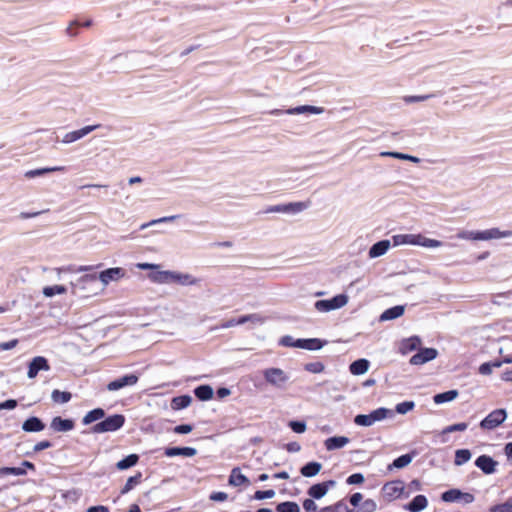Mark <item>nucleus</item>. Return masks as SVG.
<instances>
[{
    "label": "nucleus",
    "mask_w": 512,
    "mask_h": 512,
    "mask_svg": "<svg viewBox=\"0 0 512 512\" xmlns=\"http://www.w3.org/2000/svg\"><path fill=\"white\" fill-rule=\"evenodd\" d=\"M126 274L125 270L121 267L108 268L101 271L99 274L90 273L81 276L76 282H72V293L77 294L79 290H85L87 284H94L98 280L103 283L104 286L108 285L112 281H117L124 277Z\"/></svg>",
    "instance_id": "obj_1"
},
{
    "label": "nucleus",
    "mask_w": 512,
    "mask_h": 512,
    "mask_svg": "<svg viewBox=\"0 0 512 512\" xmlns=\"http://www.w3.org/2000/svg\"><path fill=\"white\" fill-rule=\"evenodd\" d=\"M126 418L123 414H113L104 417L102 421L95 423L90 427L87 433L102 434L108 432H115L121 429L125 424Z\"/></svg>",
    "instance_id": "obj_2"
},
{
    "label": "nucleus",
    "mask_w": 512,
    "mask_h": 512,
    "mask_svg": "<svg viewBox=\"0 0 512 512\" xmlns=\"http://www.w3.org/2000/svg\"><path fill=\"white\" fill-rule=\"evenodd\" d=\"M265 381L277 389H284L289 381L288 374L280 368H266L262 371Z\"/></svg>",
    "instance_id": "obj_3"
},
{
    "label": "nucleus",
    "mask_w": 512,
    "mask_h": 512,
    "mask_svg": "<svg viewBox=\"0 0 512 512\" xmlns=\"http://www.w3.org/2000/svg\"><path fill=\"white\" fill-rule=\"evenodd\" d=\"M348 302V296L346 294H338L330 299L317 300L314 307L319 312H329L345 306Z\"/></svg>",
    "instance_id": "obj_4"
},
{
    "label": "nucleus",
    "mask_w": 512,
    "mask_h": 512,
    "mask_svg": "<svg viewBox=\"0 0 512 512\" xmlns=\"http://www.w3.org/2000/svg\"><path fill=\"white\" fill-rule=\"evenodd\" d=\"M347 503L355 509H359V512H375L377 510V504L373 499L363 500V494L355 492L344 498Z\"/></svg>",
    "instance_id": "obj_5"
},
{
    "label": "nucleus",
    "mask_w": 512,
    "mask_h": 512,
    "mask_svg": "<svg viewBox=\"0 0 512 512\" xmlns=\"http://www.w3.org/2000/svg\"><path fill=\"white\" fill-rule=\"evenodd\" d=\"M507 418V411L504 408L495 409L490 412L484 419L480 421V428L483 430H493L500 425Z\"/></svg>",
    "instance_id": "obj_6"
},
{
    "label": "nucleus",
    "mask_w": 512,
    "mask_h": 512,
    "mask_svg": "<svg viewBox=\"0 0 512 512\" xmlns=\"http://www.w3.org/2000/svg\"><path fill=\"white\" fill-rule=\"evenodd\" d=\"M309 207V202H290L285 204L272 205L264 210V213H285L298 214Z\"/></svg>",
    "instance_id": "obj_7"
},
{
    "label": "nucleus",
    "mask_w": 512,
    "mask_h": 512,
    "mask_svg": "<svg viewBox=\"0 0 512 512\" xmlns=\"http://www.w3.org/2000/svg\"><path fill=\"white\" fill-rule=\"evenodd\" d=\"M438 350L432 347L419 348L409 360L411 365H422L436 359Z\"/></svg>",
    "instance_id": "obj_8"
},
{
    "label": "nucleus",
    "mask_w": 512,
    "mask_h": 512,
    "mask_svg": "<svg viewBox=\"0 0 512 512\" xmlns=\"http://www.w3.org/2000/svg\"><path fill=\"white\" fill-rule=\"evenodd\" d=\"M335 486H336V481L332 480V479L323 481V482H319V483H315L308 488L307 494L309 495V497H311L315 500H320L327 494L329 489H331Z\"/></svg>",
    "instance_id": "obj_9"
},
{
    "label": "nucleus",
    "mask_w": 512,
    "mask_h": 512,
    "mask_svg": "<svg viewBox=\"0 0 512 512\" xmlns=\"http://www.w3.org/2000/svg\"><path fill=\"white\" fill-rule=\"evenodd\" d=\"M50 364L44 356H36L28 363L27 377L34 379L40 371H49Z\"/></svg>",
    "instance_id": "obj_10"
},
{
    "label": "nucleus",
    "mask_w": 512,
    "mask_h": 512,
    "mask_svg": "<svg viewBox=\"0 0 512 512\" xmlns=\"http://www.w3.org/2000/svg\"><path fill=\"white\" fill-rule=\"evenodd\" d=\"M475 466L479 468L484 474L490 475L496 472L498 462L491 456L482 454L478 456L474 462Z\"/></svg>",
    "instance_id": "obj_11"
},
{
    "label": "nucleus",
    "mask_w": 512,
    "mask_h": 512,
    "mask_svg": "<svg viewBox=\"0 0 512 512\" xmlns=\"http://www.w3.org/2000/svg\"><path fill=\"white\" fill-rule=\"evenodd\" d=\"M49 427L55 433H65L75 428V421L72 418H62L61 416H55L52 418Z\"/></svg>",
    "instance_id": "obj_12"
},
{
    "label": "nucleus",
    "mask_w": 512,
    "mask_h": 512,
    "mask_svg": "<svg viewBox=\"0 0 512 512\" xmlns=\"http://www.w3.org/2000/svg\"><path fill=\"white\" fill-rule=\"evenodd\" d=\"M138 376L135 374H126L110 381L107 385L109 391H117L127 386H133L138 382Z\"/></svg>",
    "instance_id": "obj_13"
},
{
    "label": "nucleus",
    "mask_w": 512,
    "mask_h": 512,
    "mask_svg": "<svg viewBox=\"0 0 512 512\" xmlns=\"http://www.w3.org/2000/svg\"><path fill=\"white\" fill-rule=\"evenodd\" d=\"M404 482L401 480H393L383 485L382 491L384 495L390 499H395L401 496L404 491Z\"/></svg>",
    "instance_id": "obj_14"
},
{
    "label": "nucleus",
    "mask_w": 512,
    "mask_h": 512,
    "mask_svg": "<svg viewBox=\"0 0 512 512\" xmlns=\"http://www.w3.org/2000/svg\"><path fill=\"white\" fill-rule=\"evenodd\" d=\"M45 427V423L37 416H30L22 423V430L27 433L41 432Z\"/></svg>",
    "instance_id": "obj_15"
},
{
    "label": "nucleus",
    "mask_w": 512,
    "mask_h": 512,
    "mask_svg": "<svg viewBox=\"0 0 512 512\" xmlns=\"http://www.w3.org/2000/svg\"><path fill=\"white\" fill-rule=\"evenodd\" d=\"M197 454V450L193 447H177L171 446L164 449V455L167 457L184 456L193 457Z\"/></svg>",
    "instance_id": "obj_16"
},
{
    "label": "nucleus",
    "mask_w": 512,
    "mask_h": 512,
    "mask_svg": "<svg viewBox=\"0 0 512 512\" xmlns=\"http://www.w3.org/2000/svg\"><path fill=\"white\" fill-rule=\"evenodd\" d=\"M298 344L300 349L317 351L323 348L327 341L320 338H299Z\"/></svg>",
    "instance_id": "obj_17"
},
{
    "label": "nucleus",
    "mask_w": 512,
    "mask_h": 512,
    "mask_svg": "<svg viewBox=\"0 0 512 512\" xmlns=\"http://www.w3.org/2000/svg\"><path fill=\"white\" fill-rule=\"evenodd\" d=\"M421 345V339L419 336H411L405 339H402L399 345V352L402 355H406L414 350H417Z\"/></svg>",
    "instance_id": "obj_18"
},
{
    "label": "nucleus",
    "mask_w": 512,
    "mask_h": 512,
    "mask_svg": "<svg viewBox=\"0 0 512 512\" xmlns=\"http://www.w3.org/2000/svg\"><path fill=\"white\" fill-rule=\"evenodd\" d=\"M416 454H417V452L415 450H413L409 453L403 454V455L395 458L393 460V462L388 465V467H387L388 471H392L394 469H402V468L408 466L412 462V460L416 456Z\"/></svg>",
    "instance_id": "obj_19"
},
{
    "label": "nucleus",
    "mask_w": 512,
    "mask_h": 512,
    "mask_svg": "<svg viewBox=\"0 0 512 512\" xmlns=\"http://www.w3.org/2000/svg\"><path fill=\"white\" fill-rule=\"evenodd\" d=\"M319 512H359V509L353 508L347 503V500L341 499L332 505L321 508Z\"/></svg>",
    "instance_id": "obj_20"
},
{
    "label": "nucleus",
    "mask_w": 512,
    "mask_h": 512,
    "mask_svg": "<svg viewBox=\"0 0 512 512\" xmlns=\"http://www.w3.org/2000/svg\"><path fill=\"white\" fill-rule=\"evenodd\" d=\"M458 238L465 240L484 241L490 240L491 235L489 229L483 231H462L458 233Z\"/></svg>",
    "instance_id": "obj_21"
},
{
    "label": "nucleus",
    "mask_w": 512,
    "mask_h": 512,
    "mask_svg": "<svg viewBox=\"0 0 512 512\" xmlns=\"http://www.w3.org/2000/svg\"><path fill=\"white\" fill-rule=\"evenodd\" d=\"M350 442L346 436H332L324 441V446L327 451H334L343 448Z\"/></svg>",
    "instance_id": "obj_22"
},
{
    "label": "nucleus",
    "mask_w": 512,
    "mask_h": 512,
    "mask_svg": "<svg viewBox=\"0 0 512 512\" xmlns=\"http://www.w3.org/2000/svg\"><path fill=\"white\" fill-rule=\"evenodd\" d=\"M428 505V500L425 495H416L409 503L405 505V509L409 512H421Z\"/></svg>",
    "instance_id": "obj_23"
},
{
    "label": "nucleus",
    "mask_w": 512,
    "mask_h": 512,
    "mask_svg": "<svg viewBox=\"0 0 512 512\" xmlns=\"http://www.w3.org/2000/svg\"><path fill=\"white\" fill-rule=\"evenodd\" d=\"M390 246H391V243L389 240H387V239L380 240V241L374 243L370 247L368 255L370 258H378V257L384 255L388 251Z\"/></svg>",
    "instance_id": "obj_24"
},
{
    "label": "nucleus",
    "mask_w": 512,
    "mask_h": 512,
    "mask_svg": "<svg viewBox=\"0 0 512 512\" xmlns=\"http://www.w3.org/2000/svg\"><path fill=\"white\" fill-rule=\"evenodd\" d=\"M228 483L231 486L238 487L242 485H249L250 481L244 474L241 473L239 467H234L229 475Z\"/></svg>",
    "instance_id": "obj_25"
},
{
    "label": "nucleus",
    "mask_w": 512,
    "mask_h": 512,
    "mask_svg": "<svg viewBox=\"0 0 512 512\" xmlns=\"http://www.w3.org/2000/svg\"><path fill=\"white\" fill-rule=\"evenodd\" d=\"M420 234H397L392 236L393 246L418 245Z\"/></svg>",
    "instance_id": "obj_26"
},
{
    "label": "nucleus",
    "mask_w": 512,
    "mask_h": 512,
    "mask_svg": "<svg viewBox=\"0 0 512 512\" xmlns=\"http://www.w3.org/2000/svg\"><path fill=\"white\" fill-rule=\"evenodd\" d=\"M405 312L404 305H395L383 311L380 315V321H390L401 317Z\"/></svg>",
    "instance_id": "obj_27"
},
{
    "label": "nucleus",
    "mask_w": 512,
    "mask_h": 512,
    "mask_svg": "<svg viewBox=\"0 0 512 512\" xmlns=\"http://www.w3.org/2000/svg\"><path fill=\"white\" fill-rule=\"evenodd\" d=\"M105 410L103 408H94L88 411L82 418L83 425H90L95 422H100L105 417Z\"/></svg>",
    "instance_id": "obj_28"
},
{
    "label": "nucleus",
    "mask_w": 512,
    "mask_h": 512,
    "mask_svg": "<svg viewBox=\"0 0 512 512\" xmlns=\"http://www.w3.org/2000/svg\"><path fill=\"white\" fill-rule=\"evenodd\" d=\"M369 367H370L369 360H367L365 358H359V359L353 361L349 365V371L352 375L359 376V375L366 373L368 371Z\"/></svg>",
    "instance_id": "obj_29"
},
{
    "label": "nucleus",
    "mask_w": 512,
    "mask_h": 512,
    "mask_svg": "<svg viewBox=\"0 0 512 512\" xmlns=\"http://www.w3.org/2000/svg\"><path fill=\"white\" fill-rule=\"evenodd\" d=\"M323 111H324V108H322V107H317V106H313V105H301V106L289 108L285 111V113H287L289 115L305 114V113L321 114V113H323Z\"/></svg>",
    "instance_id": "obj_30"
},
{
    "label": "nucleus",
    "mask_w": 512,
    "mask_h": 512,
    "mask_svg": "<svg viewBox=\"0 0 512 512\" xmlns=\"http://www.w3.org/2000/svg\"><path fill=\"white\" fill-rule=\"evenodd\" d=\"M322 469V464L317 461H310L305 463L300 468V474L304 477L311 478L316 476Z\"/></svg>",
    "instance_id": "obj_31"
},
{
    "label": "nucleus",
    "mask_w": 512,
    "mask_h": 512,
    "mask_svg": "<svg viewBox=\"0 0 512 512\" xmlns=\"http://www.w3.org/2000/svg\"><path fill=\"white\" fill-rule=\"evenodd\" d=\"M195 397L200 401H209L212 399L214 391L213 388L208 384H202L194 389Z\"/></svg>",
    "instance_id": "obj_32"
},
{
    "label": "nucleus",
    "mask_w": 512,
    "mask_h": 512,
    "mask_svg": "<svg viewBox=\"0 0 512 512\" xmlns=\"http://www.w3.org/2000/svg\"><path fill=\"white\" fill-rule=\"evenodd\" d=\"M139 459L140 457L138 454H129L116 463V468L120 471L127 470L137 465Z\"/></svg>",
    "instance_id": "obj_33"
},
{
    "label": "nucleus",
    "mask_w": 512,
    "mask_h": 512,
    "mask_svg": "<svg viewBox=\"0 0 512 512\" xmlns=\"http://www.w3.org/2000/svg\"><path fill=\"white\" fill-rule=\"evenodd\" d=\"M459 393L457 390L452 389L445 392L437 393L433 396V401L435 404H443L447 402H451L458 397Z\"/></svg>",
    "instance_id": "obj_34"
},
{
    "label": "nucleus",
    "mask_w": 512,
    "mask_h": 512,
    "mask_svg": "<svg viewBox=\"0 0 512 512\" xmlns=\"http://www.w3.org/2000/svg\"><path fill=\"white\" fill-rule=\"evenodd\" d=\"M192 402V397L184 394L172 398L171 408L173 410H181L187 408Z\"/></svg>",
    "instance_id": "obj_35"
},
{
    "label": "nucleus",
    "mask_w": 512,
    "mask_h": 512,
    "mask_svg": "<svg viewBox=\"0 0 512 512\" xmlns=\"http://www.w3.org/2000/svg\"><path fill=\"white\" fill-rule=\"evenodd\" d=\"M142 481V473L137 472L135 475L130 476L125 485L120 490V495H125L129 493L134 487H136L138 484H140Z\"/></svg>",
    "instance_id": "obj_36"
},
{
    "label": "nucleus",
    "mask_w": 512,
    "mask_h": 512,
    "mask_svg": "<svg viewBox=\"0 0 512 512\" xmlns=\"http://www.w3.org/2000/svg\"><path fill=\"white\" fill-rule=\"evenodd\" d=\"M472 457V453L469 449L462 448L455 451L454 464L461 466L467 463Z\"/></svg>",
    "instance_id": "obj_37"
},
{
    "label": "nucleus",
    "mask_w": 512,
    "mask_h": 512,
    "mask_svg": "<svg viewBox=\"0 0 512 512\" xmlns=\"http://www.w3.org/2000/svg\"><path fill=\"white\" fill-rule=\"evenodd\" d=\"M380 155L383 157H392V158H396V159L407 160V161H410L413 163L420 162V159L418 157L409 155V154H405V153H401V152L385 151V152H382Z\"/></svg>",
    "instance_id": "obj_38"
},
{
    "label": "nucleus",
    "mask_w": 512,
    "mask_h": 512,
    "mask_svg": "<svg viewBox=\"0 0 512 512\" xmlns=\"http://www.w3.org/2000/svg\"><path fill=\"white\" fill-rule=\"evenodd\" d=\"M60 170H63V167L38 168V169H33V170H29V171L25 172V177L28 179H32L35 177L43 176L50 172L60 171Z\"/></svg>",
    "instance_id": "obj_39"
},
{
    "label": "nucleus",
    "mask_w": 512,
    "mask_h": 512,
    "mask_svg": "<svg viewBox=\"0 0 512 512\" xmlns=\"http://www.w3.org/2000/svg\"><path fill=\"white\" fill-rule=\"evenodd\" d=\"M460 495H462V491L460 489L452 488L441 494V500L446 503L457 502L460 500Z\"/></svg>",
    "instance_id": "obj_40"
},
{
    "label": "nucleus",
    "mask_w": 512,
    "mask_h": 512,
    "mask_svg": "<svg viewBox=\"0 0 512 512\" xmlns=\"http://www.w3.org/2000/svg\"><path fill=\"white\" fill-rule=\"evenodd\" d=\"M51 398L55 403L65 404L71 400L72 394L68 391L55 389L52 391Z\"/></svg>",
    "instance_id": "obj_41"
},
{
    "label": "nucleus",
    "mask_w": 512,
    "mask_h": 512,
    "mask_svg": "<svg viewBox=\"0 0 512 512\" xmlns=\"http://www.w3.org/2000/svg\"><path fill=\"white\" fill-rule=\"evenodd\" d=\"M276 512H301L299 505L294 501H284L276 505Z\"/></svg>",
    "instance_id": "obj_42"
},
{
    "label": "nucleus",
    "mask_w": 512,
    "mask_h": 512,
    "mask_svg": "<svg viewBox=\"0 0 512 512\" xmlns=\"http://www.w3.org/2000/svg\"><path fill=\"white\" fill-rule=\"evenodd\" d=\"M152 282L158 284H169V270L156 271L149 275Z\"/></svg>",
    "instance_id": "obj_43"
},
{
    "label": "nucleus",
    "mask_w": 512,
    "mask_h": 512,
    "mask_svg": "<svg viewBox=\"0 0 512 512\" xmlns=\"http://www.w3.org/2000/svg\"><path fill=\"white\" fill-rule=\"evenodd\" d=\"M67 292V288L64 285H52L43 288V294L46 297H53L55 295L64 294Z\"/></svg>",
    "instance_id": "obj_44"
},
{
    "label": "nucleus",
    "mask_w": 512,
    "mask_h": 512,
    "mask_svg": "<svg viewBox=\"0 0 512 512\" xmlns=\"http://www.w3.org/2000/svg\"><path fill=\"white\" fill-rule=\"evenodd\" d=\"M370 414L373 418V421L377 422V421L384 420L388 416H392L393 412L388 408L380 407V408H377V409L371 411Z\"/></svg>",
    "instance_id": "obj_45"
},
{
    "label": "nucleus",
    "mask_w": 512,
    "mask_h": 512,
    "mask_svg": "<svg viewBox=\"0 0 512 512\" xmlns=\"http://www.w3.org/2000/svg\"><path fill=\"white\" fill-rule=\"evenodd\" d=\"M27 474V471L23 467H1L0 468V476L6 475H15V476H24Z\"/></svg>",
    "instance_id": "obj_46"
},
{
    "label": "nucleus",
    "mask_w": 512,
    "mask_h": 512,
    "mask_svg": "<svg viewBox=\"0 0 512 512\" xmlns=\"http://www.w3.org/2000/svg\"><path fill=\"white\" fill-rule=\"evenodd\" d=\"M354 423L358 426H365L369 427L373 425L375 422L373 421V418L371 414H358L354 417Z\"/></svg>",
    "instance_id": "obj_47"
},
{
    "label": "nucleus",
    "mask_w": 512,
    "mask_h": 512,
    "mask_svg": "<svg viewBox=\"0 0 512 512\" xmlns=\"http://www.w3.org/2000/svg\"><path fill=\"white\" fill-rule=\"evenodd\" d=\"M418 245L419 246H423V247H427V248H436V247L442 246L443 242H441L439 240H436V239H431V238L424 237V236H422L420 234L419 235Z\"/></svg>",
    "instance_id": "obj_48"
},
{
    "label": "nucleus",
    "mask_w": 512,
    "mask_h": 512,
    "mask_svg": "<svg viewBox=\"0 0 512 512\" xmlns=\"http://www.w3.org/2000/svg\"><path fill=\"white\" fill-rule=\"evenodd\" d=\"M288 427L297 434H302L307 429L306 422L303 420H290L288 422Z\"/></svg>",
    "instance_id": "obj_49"
},
{
    "label": "nucleus",
    "mask_w": 512,
    "mask_h": 512,
    "mask_svg": "<svg viewBox=\"0 0 512 512\" xmlns=\"http://www.w3.org/2000/svg\"><path fill=\"white\" fill-rule=\"evenodd\" d=\"M414 407H415L414 401H403V402L398 403L395 406V412L398 414L404 415V414L408 413L409 411L413 410Z\"/></svg>",
    "instance_id": "obj_50"
},
{
    "label": "nucleus",
    "mask_w": 512,
    "mask_h": 512,
    "mask_svg": "<svg viewBox=\"0 0 512 512\" xmlns=\"http://www.w3.org/2000/svg\"><path fill=\"white\" fill-rule=\"evenodd\" d=\"M304 369L307 372H310L313 374H318V373H322L324 371L325 366L322 362L315 361V362H309V363L305 364Z\"/></svg>",
    "instance_id": "obj_51"
},
{
    "label": "nucleus",
    "mask_w": 512,
    "mask_h": 512,
    "mask_svg": "<svg viewBox=\"0 0 512 512\" xmlns=\"http://www.w3.org/2000/svg\"><path fill=\"white\" fill-rule=\"evenodd\" d=\"M199 279L195 278L189 273H181L179 278V285L181 286H191L198 284Z\"/></svg>",
    "instance_id": "obj_52"
},
{
    "label": "nucleus",
    "mask_w": 512,
    "mask_h": 512,
    "mask_svg": "<svg viewBox=\"0 0 512 512\" xmlns=\"http://www.w3.org/2000/svg\"><path fill=\"white\" fill-rule=\"evenodd\" d=\"M275 496V491L273 489L268 490H257L254 495L251 497L253 500H264L270 499Z\"/></svg>",
    "instance_id": "obj_53"
},
{
    "label": "nucleus",
    "mask_w": 512,
    "mask_h": 512,
    "mask_svg": "<svg viewBox=\"0 0 512 512\" xmlns=\"http://www.w3.org/2000/svg\"><path fill=\"white\" fill-rule=\"evenodd\" d=\"M279 345L284 347L299 348L298 339L293 338L291 335H285L280 338Z\"/></svg>",
    "instance_id": "obj_54"
},
{
    "label": "nucleus",
    "mask_w": 512,
    "mask_h": 512,
    "mask_svg": "<svg viewBox=\"0 0 512 512\" xmlns=\"http://www.w3.org/2000/svg\"><path fill=\"white\" fill-rule=\"evenodd\" d=\"M468 428V424L465 422L455 423L445 427L442 431L443 434L457 432V431H465Z\"/></svg>",
    "instance_id": "obj_55"
},
{
    "label": "nucleus",
    "mask_w": 512,
    "mask_h": 512,
    "mask_svg": "<svg viewBox=\"0 0 512 512\" xmlns=\"http://www.w3.org/2000/svg\"><path fill=\"white\" fill-rule=\"evenodd\" d=\"M491 239H500V238H507L512 236L511 230H505L501 231L499 228H491L489 229Z\"/></svg>",
    "instance_id": "obj_56"
},
{
    "label": "nucleus",
    "mask_w": 512,
    "mask_h": 512,
    "mask_svg": "<svg viewBox=\"0 0 512 512\" xmlns=\"http://www.w3.org/2000/svg\"><path fill=\"white\" fill-rule=\"evenodd\" d=\"M365 478L362 473H353L346 478V484L348 485H360L364 482Z\"/></svg>",
    "instance_id": "obj_57"
},
{
    "label": "nucleus",
    "mask_w": 512,
    "mask_h": 512,
    "mask_svg": "<svg viewBox=\"0 0 512 512\" xmlns=\"http://www.w3.org/2000/svg\"><path fill=\"white\" fill-rule=\"evenodd\" d=\"M313 498H307L302 502L303 509L305 512H319L318 506Z\"/></svg>",
    "instance_id": "obj_58"
},
{
    "label": "nucleus",
    "mask_w": 512,
    "mask_h": 512,
    "mask_svg": "<svg viewBox=\"0 0 512 512\" xmlns=\"http://www.w3.org/2000/svg\"><path fill=\"white\" fill-rule=\"evenodd\" d=\"M100 126H101L100 124L88 125V126L82 127L81 129L76 130L78 138L79 139L83 138L84 136L88 135L92 131L98 129Z\"/></svg>",
    "instance_id": "obj_59"
},
{
    "label": "nucleus",
    "mask_w": 512,
    "mask_h": 512,
    "mask_svg": "<svg viewBox=\"0 0 512 512\" xmlns=\"http://www.w3.org/2000/svg\"><path fill=\"white\" fill-rule=\"evenodd\" d=\"M193 430L191 424H180L173 428V432L176 434H188Z\"/></svg>",
    "instance_id": "obj_60"
},
{
    "label": "nucleus",
    "mask_w": 512,
    "mask_h": 512,
    "mask_svg": "<svg viewBox=\"0 0 512 512\" xmlns=\"http://www.w3.org/2000/svg\"><path fill=\"white\" fill-rule=\"evenodd\" d=\"M53 446L52 442L49 440H43L38 443H36L33 447V453H38L42 450L51 448Z\"/></svg>",
    "instance_id": "obj_61"
},
{
    "label": "nucleus",
    "mask_w": 512,
    "mask_h": 512,
    "mask_svg": "<svg viewBox=\"0 0 512 512\" xmlns=\"http://www.w3.org/2000/svg\"><path fill=\"white\" fill-rule=\"evenodd\" d=\"M18 402L15 399H7L0 402V410H13L17 407Z\"/></svg>",
    "instance_id": "obj_62"
},
{
    "label": "nucleus",
    "mask_w": 512,
    "mask_h": 512,
    "mask_svg": "<svg viewBox=\"0 0 512 512\" xmlns=\"http://www.w3.org/2000/svg\"><path fill=\"white\" fill-rule=\"evenodd\" d=\"M227 498H228L227 493L222 492V491L212 492L209 496V499L212 501H215V502H223V501L227 500Z\"/></svg>",
    "instance_id": "obj_63"
},
{
    "label": "nucleus",
    "mask_w": 512,
    "mask_h": 512,
    "mask_svg": "<svg viewBox=\"0 0 512 512\" xmlns=\"http://www.w3.org/2000/svg\"><path fill=\"white\" fill-rule=\"evenodd\" d=\"M489 512H510L507 500L504 503L491 506Z\"/></svg>",
    "instance_id": "obj_64"
}]
</instances>
